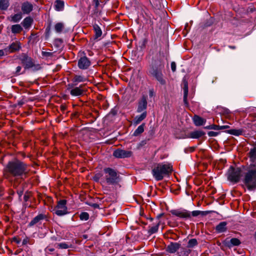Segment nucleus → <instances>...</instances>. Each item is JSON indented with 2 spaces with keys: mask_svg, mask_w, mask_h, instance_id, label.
<instances>
[{
  "mask_svg": "<svg viewBox=\"0 0 256 256\" xmlns=\"http://www.w3.org/2000/svg\"><path fill=\"white\" fill-rule=\"evenodd\" d=\"M164 68V55L160 52L152 53L148 56L146 74L162 85L166 84L162 71Z\"/></svg>",
  "mask_w": 256,
  "mask_h": 256,
  "instance_id": "1",
  "label": "nucleus"
},
{
  "mask_svg": "<svg viewBox=\"0 0 256 256\" xmlns=\"http://www.w3.org/2000/svg\"><path fill=\"white\" fill-rule=\"evenodd\" d=\"M4 172V176L7 179L10 176L22 178L28 173V164L18 160L10 161L8 163Z\"/></svg>",
  "mask_w": 256,
  "mask_h": 256,
  "instance_id": "2",
  "label": "nucleus"
},
{
  "mask_svg": "<svg viewBox=\"0 0 256 256\" xmlns=\"http://www.w3.org/2000/svg\"><path fill=\"white\" fill-rule=\"evenodd\" d=\"M172 170V166L170 164L159 163L154 165L152 174L156 180L160 181L171 174Z\"/></svg>",
  "mask_w": 256,
  "mask_h": 256,
  "instance_id": "3",
  "label": "nucleus"
},
{
  "mask_svg": "<svg viewBox=\"0 0 256 256\" xmlns=\"http://www.w3.org/2000/svg\"><path fill=\"white\" fill-rule=\"evenodd\" d=\"M244 182L250 190L256 188V164H250L245 174Z\"/></svg>",
  "mask_w": 256,
  "mask_h": 256,
  "instance_id": "4",
  "label": "nucleus"
},
{
  "mask_svg": "<svg viewBox=\"0 0 256 256\" xmlns=\"http://www.w3.org/2000/svg\"><path fill=\"white\" fill-rule=\"evenodd\" d=\"M104 176L103 182L108 185L118 184L120 180V177L118 172L114 168H106L103 170Z\"/></svg>",
  "mask_w": 256,
  "mask_h": 256,
  "instance_id": "5",
  "label": "nucleus"
},
{
  "mask_svg": "<svg viewBox=\"0 0 256 256\" xmlns=\"http://www.w3.org/2000/svg\"><path fill=\"white\" fill-rule=\"evenodd\" d=\"M172 214L178 216L182 219H189L191 218V216H197L200 214L202 216L206 215L208 213V212H204L200 210H194L190 212L186 210H172L170 211Z\"/></svg>",
  "mask_w": 256,
  "mask_h": 256,
  "instance_id": "6",
  "label": "nucleus"
},
{
  "mask_svg": "<svg viewBox=\"0 0 256 256\" xmlns=\"http://www.w3.org/2000/svg\"><path fill=\"white\" fill-rule=\"evenodd\" d=\"M76 84L71 83L66 86V89L70 92V95L72 96H80L84 95L86 90L82 84L79 86H76Z\"/></svg>",
  "mask_w": 256,
  "mask_h": 256,
  "instance_id": "7",
  "label": "nucleus"
},
{
  "mask_svg": "<svg viewBox=\"0 0 256 256\" xmlns=\"http://www.w3.org/2000/svg\"><path fill=\"white\" fill-rule=\"evenodd\" d=\"M18 59L25 70L30 69L36 66L34 59L30 56L27 53H22L18 56Z\"/></svg>",
  "mask_w": 256,
  "mask_h": 256,
  "instance_id": "8",
  "label": "nucleus"
},
{
  "mask_svg": "<svg viewBox=\"0 0 256 256\" xmlns=\"http://www.w3.org/2000/svg\"><path fill=\"white\" fill-rule=\"evenodd\" d=\"M66 200H61L58 202L56 206L52 210L58 216H62L68 214V208L66 206Z\"/></svg>",
  "mask_w": 256,
  "mask_h": 256,
  "instance_id": "9",
  "label": "nucleus"
},
{
  "mask_svg": "<svg viewBox=\"0 0 256 256\" xmlns=\"http://www.w3.org/2000/svg\"><path fill=\"white\" fill-rule=\"evenodd\" d=\"M242 170L240 168H234L230 166L228 171V180L233 182H238L240 179Z\"/></svg>",
  "mask_w": 256,
  "mask_h": 256,
  "instance_id": "10",
  "label": "nucleus"
},
{
  "mask_svg": "<svg viewBox=\"0 0 256 256\" xmlns=\"http://www.w3.org/2000/svg\"><path fill=\"white\" fill-rule=\"evenodd\" d=\"M132 152L130 150L118 148L113 152V156L118 158H130L132 156Z\"/></svg>",
  "mask_w": 256,
  "mask_h": 256,
  "instance_id": "11",
  "label": "nucleus"
},
{
  "mask_svg": "<svg viewBox=\"0 0 256 256\" xmlns=\"http://www.w3.org/2000/svg\"><path fill=\"white\" fill-rule=\"evenodd\" d=\"M147 96L144 95L138 100L136 112L138 113H140L146 111V110L147 108Z\"/></svg>",
  "mask_w": 256,
  "mask_h": 256,
  "instance_id": "12",
  "label": "nucleus"
},
{
  "mask_svg": "<svg viewBox=\"0 0 256 256\" xmlns=\"http://www.w3.org/2000/svg\"><path fill=\"white\" fill-rule=\"evenodd\" d=\"M47 216L44 214H40L35 216L28 224L29 227H32L36 224H40L42 220H47Z\"/></svg>",
  "mask_w": 256,
  "mask_h": 256,
  "instance_id": "13",
  "label": "nucleus"
},
{
  "mask_svg": "<svg viewBox=\"0 0 256 256\" xmlns=\"http://www.w3.org/2000/svg\"><path fill=\"white\" fill-rule=\"evenodd\" d=\"M90 64V61L86 56H84L81 57L78 61V66L82 70L87 69Z\"/></svg>",
  "mask_w": 256,
  "mask_h": 256,
  "instance_id": "14",
  "label": "nucleus"
},
{
  "mask_svg": "<svg viewBox=\"0 0 256 256\" xmlns=\"http://www.w3.org/2000/svg\"><path fill=\"white\" fill-rule=\"evenodd\" d=\"M22 48L21 43L19 41H16L12 42L6 48L10 53H14L19 51Z\"/></svg>",
  "mask_w": 256,
  "mask_h": 256,
  "instance_id": "15",
  "label": "nucleus"
},
{
  "mask_svg": "<svg viewBox=\"0 0 256 256\" xmlns=\"http://www.w3.org/2000/svg\"><path fill=\"white\" fill-rule=\"evenodd\" d=\"M180 247V244L178 242H172L166 248V252L173 254L176 252Z\"/></svg>",
  "mask_w": 256,
  "mask_h": 256,
  "instance_id": "16",
  "label": "nucleus"
},
{
  "mask_svg": "<svg viewBox=\"0 0 256 256\" xmlns=\"http://www.w3.org/2000/svg\"><path fill=\"white\" fill-rule=\"evenodd\" d=\"M33 10V6L28 2H24L22 4V10L24 14H28Z\"/></svg>",
  "mask_w": 256,
  "mask_h": 256,
  "instance_id": "17",
  "label": "nucleus"
},
{
  "mask_svg": "<svg viewBox=\"0 0 256 256\" xmlns=\"http://www.w3.org/2000/svg\"><path fill=\"white\" fill-rule=\"evenodd\" d=\"M224 244L230 248L234 246H238L240 245L241 242L237 238H232L230 240L226 239L224 241Z\"/></svg>",
  "mask_w": 256,
  "mask_h": 256,
  "instance_id": "18",
  "label": "nucleus"
},
{
  "mask_svg": "<svg viewBox=\"0 0 256 256\" xmlns=\"http://www.w3.org/2000/svg\"><path fill=\"white\" fill-rule=\"evenodd\" d=\"M184 102L185 106L187 107L188 106V83L186 81L184 82Z\"/></svg>",
  "mask_w": 256,
  "mask_h": 256,
  "instance_id": "19",
  "label": "nucleus"
},
{
  "mask_svg": "<svg viewBox=\"0 0 256 256\" xmlns=\"http://www.w3.org/2000/svg\"><path fill=\"white\" fill-rule=\"evenodd\" d=\"M148 113L146 111H144L140 116H136L134 119L133 124L136 126L140 124L141 122L144 120L147 116Z\"/></svg>",
  "mask_w": 256,
  "mask_h": 256,
  "instance_id": "20",
  "label": "nucleus"
},
{
  "mask_svg": "<svg viewBox=\"0 0 256 256\" xmlns=\"http://www.w3.org/2000/svg\"><path fill=\"white\" fill-rule=\"evenodd\" d=\"M227 222H220L216 226V231L218 233H222L226 232L227 230Z\"/></svg>",
  "mask_w": 256,
  "mask_h": 256,
  "instance_id": "21",
  "label": "nucleus"
},
{
  "mask_svg": "<svg viewBox=\"0 0 256 256\" xmlns=\"http://www.w3.org/2000/svg\"><path fill=\"white\" fill-rule=\"evenodd\" d=\"M34 20L30 16L26 17L22 22V24L26 29L29 28L33 23Z\"/></svg>",
  "mask_w": 256,
  "mask_h": 256,
  "instance_id": "22",
  "label": "nucleus"
},
{
  "mask_svg": "<svg viewBox=\"0 0 256 256\" xmlns=\"http://www.w3.org/2000/svg\"><path fill=\"white\" fill-rule=\"evenodd\" d=\"M193 121L194 124L196 126H202L206 122V120L202 117L194 115L193 118Z\"/></svg>",
  "mask_w": 256,
  "mask_h": 256,
  "instance_id": "23",
  "label": "nucleus"
},
{
  "mask_svg": "<svg viewBox=\"0 0 256 256\" xmlns=\"http://www.w3.org/2000/svg\"><path fill=\"white\" fill-rule=\"evenodd\" d=\"M205 134V132L202 130H196L189 134V137L192 138H198Z\"/></svg>",
  "mask_w": 256,
  "mask_h": 256,
  "instance_id": "24",
  "label": "nucleus"
},
{
  "mask_svg": "<svg viewBox=\"0 0 256 256\" xmlns=\"http://www.w3.org/2000/svg\"><path fill=\"white\" fill-rule=\"evenodd\" d=\"M146 127V124L142 123V124L139 126L138 128L134 131L132 136H140Z\"/></svg>",
  "mask_w": 256,
  "mask_h": 256,
  "instance_id": "25",
  "label": "nucleus"
},
{
  "mask_svg": "<svg viewBox=\"0 0 256 256\" xmlns=\"http://www.w3.org/2000/svg\"><path fill=\"white\" fill-rule=\"evenodd\" d=\"M93 29L94 32V38L97 39L102 36V31L99 26L96 24L93 25Z\"/></svg>",
  "mask_w": 256,
  "mask_h": 256,
  "instance_id": "26",
  "label": "nucleus"
},
{
  "mask_svg": "<svg viewBox=\"0 0 256 256\" xmlns=\"http://www.w3.org/2000/svg\"><path fill=\"white\" fill-rule=\"evenodd\" d=\"M64 2L62 0H56L54 2V8L57 11H62L64 9Z\"/></svg>",
  "mask_w": 256,
  "mask_h": 256,
  "instance_id": "27",
  "label": "nucleus"
},
{
  "mask_svg": "<svg viewBox=\"0 0 256 256\" xmlns=\"http://www.w3.org/2000/svg\"><path fill=\"white\" fill-rule=\"evenodd\" d=\"M11 30L12 34H20L22 30V28L19 24H14L12 26Z\"/></svg>",
  "mask_w": 256,
  "mask_h": 256,
  "instance_id": "28",
  "label": "nucleus"
},
{
  "mask_svg": "<svg viewBox=\"0 0 256 256\" xmlns=\"http://www.w3.org/2000/svg\"><path fill=\"white\" fill-rule=\"evenodd\" d=\"M10 6L8 0H0V10H6Z\"/></svg>",
  "mask_w": 256,
  "mask_h": 256,
  "instance_id": "29",
  "label": "nucleus"
},
{
  "mask_svg": "<svg viewBox=\"0 0 256 256\" xmlns=\"http://www.w3.org/2000/svg\"><path fill=\"white\" fill-rule=\"evenodd\" d=\"M22 18V12H19L10 16V21L13 22H18Z\"/></svg>",
  "mask_w": 256,
  "mask_h": 256,
  "instance_id": "30",
  "label": "nucleus"
},
{
  "mask_svg": "<svg viewBox=\"0 0 256 256\" xmlns=\"http://www.w3.org/2000/svg\"><path fill=\"white\" fill-rule=\"evenodd\" d=\"M86 80V78L82 76L75 75L74 76L72 81V83L76 84H77L78 82H85Z\"/></svg>",
  "mask_w": 256,
  "mask_h": 256,
  "instance_id": "31",
  "label": "nucleus"
},
{
  "mask_svg": "<svg viewBox=\"0 0 256 256\" xmlns=\"http://www.w3.org/2000/svg\"><path fill=\"white\" fill-rule=\"evenodd\" d=\"M248 157L252 162H254L256 160V147L250 149L248 154Z\"/></svg>",
  "mask_w": 256,
  "mask_h": 256,
  "instance_id": "32",
  "label": "nucleus"
},
{
  "mask_svg": "<svg viewBox=\"0 0 256 256\" xmlns=\"http://www.w3.org/2000/svg\"><path fill=\"white\" fill-rule=\"evenodd\" d=\"M160 224V221H158L156 224L152 226H150V228L148 230V232L150 234H153L158 232L159 226Z\"/></svg>",
  "mask_w": 256,
  "mask_h": 256,
  "instance_id": "33",
  "label": "nucleus"
},
{
  "mask_svg": "<svg viewBox=\"0 0 256 256\" xmlns=\"http://www.w3.org/2000/svg\"><path fill=\"white\" fill-rule=\"evenodd\" d=\"M64 28V24L62 22H58L54 26V29L58 33L62 32Z\"/></svg>",
  "mask_w": 256,
  "mask_h": 256,
  "instance_id": "34",
  "label": "nucleus"
},
{
  "mask_svg": "<svg viewBox=\"0 0 256 256\" xmlns=\"http://www.w3.org/2000/svg\"><path fill=\"white\" fill-rule=\"evenodd\" d=\"M242 130L231 129L228 130V132L234 136H240L242 134Z\"/></svg>",
  "mask_w": 256,
  "mask_h": 256,
  "instance_id": "35",
  "label": "nucleus"
},
{
  "mask_svg": "<svg viewBox=\"0 0 256 256\" xmlns=\"http://www.w3.org/2000/svg\"><path fill=\"white\" fill-rule=\"evenodd\" d=\"M198 244V242L196 238H192L188 240V247L192 248Z\"/></svg>",
  "mask_w": 256,
  "mask_h": 256,
  "instance_id": "36",
  "label": "nucleus"
},
{
  "mask_svg": "<svg viewBox=\"0 0 256 256\" xmlns=\"http://www.w3.org/2000/svg\"><path fill=\"white\" fill-rule=\"evenodd\" d=\"M80 218L82 220H87L89 218V214L86 212H82L80 215Z\"/></svg>",
  "mask_w": 256,
  "mask_h": 256,
  "instance_id": "37",
  "label": "nucleus"
},
{
  "mask_svg": "<svg viewBox=\"0 0 256 256\" xmlns=\"http://www.w3.org/2000/svg\"><path fill=\"white\" fill-rule=\"evenodd\" d=\"M58 247L59 248L66 249L69 248L68 244L66 243H60L58 244Z\"/></svg>",
  "mask_w": 256,
  "mask_h": 256,
  "instance_id": "38",
  "label": "nucleus"
},
{
  "mask_svg": "<svg viewBox=\"0 0 256 256\" xmlns=\"http://www.w3.org/2000/svg\"><path fill=\"white\" fill-rule=\"evenodd\" d=\"M86 204H88V206H92V208H93L94 209H96V208L99 209L100 208V206L98 204L92 203L90 202H86Z\"/></svg>",
  "mask_w": 256,
  "mask_h": 256,
  "instance_id": "39",
  "label": "nucleus"
},
{
  "mask_svg": "<svg viewBox=\"0 0 256 256\" xmlns=\"http://www.w3.org/2000/svg\"><path fill=\"white\" fill-rule=\"evenodd\" d=\"M42 56L46 57H51L53 56V53L51 52H44L42 51Z\"/></svg>",
  "mask_w": 256,
  "mask_h": 256,
  "instance_id": "40",
  "label": "nucleus"
},
{
  "mask_svg": "<svg viewBox=\"0 0 256 256\" xmlns=\"http://www.w3.org/2000/svg\"><path fill=\"white\" fill-rule=\"evenodd\" d=\"M22 66H18L16 68V72H14V76H19L21 74V73L20 72L21 70H22Z\"/></svg>",
  "mask_w": 256,
  "mask_h": 256,
  "instance_id": "41",
  "label": "nucleus"
},
{
  "mask_svg": "<svg viewBox=\"0 0 256 256\" xmlns=\"http://www.w3.org/2000/svg\"><path fill=\"white\" fill-rule=\"evenodd\" d=\"M100 0H93L92 4L94 5V8L96 9L98 8L100 6Z\"/></svg>",
  "mask_w": 256,
  "mask_h": 256,
  "instance_id": "42",
  "label": "nucleus"
},
{
  "mask_svg": "<svg viewBox=\"0 0 256 256\" xmlns=\"http://www.w3.org/2000/svg\"><path fill=\"white\" fill-rule=\"evenodd\" d=\"M209 136H216L218 135V133L217 132L210 131L208 133Z\"/></svg>",
  "mask_w": 256,
  "mask_h": 256,
  "instance_id": "43",
  "label": "nucleus"
},
{
  "mask_svg": "<svg viewBox=\"0 0 256 256\" xmlns=\"http://www.w3.org/2000/svg\"><path fill=\"white\" fill-rule=\"evenodd\" d=\"M67 106L65 104H62L60 106V110L62 112H64L66 110Z\"/></svg>",
  "mask_w": 256,
  "mask_h": 256,
  "instance_id": "44",
  "label": "nucleus"
},
{
  "mask_svg": "<svg viewBox=\"0 0 256 256\" xmlns=\"http://www.w3.org/2000/svg\"><path fill=\"white\" fill-rule=\"evenodd\" d=\"M102 176L100 174H97L94 177V180L96 182H98Z\"/></svg>",
  "mask_w": 256,
  "mask_h": 256,
  "instance_id": "45",
  "label": "nucleus"
},
{
  "mask_svg": "<svg viewBox=\"0 0 256 256\" xmlns=\"http://www.w3.org/2000/svg\"><path fill=\"white\" fill-rule=\"evenodd\" d=\"M171 68L173 72H174L176 70V64L175 62H172L171 63Z\"/></svg>",
  "mask_w": 256,
  "mask_h": 256,
  "instance_id": "46",
  "label": "nucleus"
},
{
  "mask_svg": "<svg viewBox=\"0 0 256 256\" xmlns=\"http://www.w3.org/2000/svg\"><path fill=\"white\" fill-rule=\"evenodd\" d=\"M7 51V48H5L4 50H0V58L3 56L6 55L7 54H5L4 52Z\"/></svg>",
  "mask_w": 256,
  "mask_h": 256,
  "instance_id": "47",
  "label": "nucleus"
},
{
  "mask_svg": "<svg viewBox=\"0 0 256 256\" xmlns=\"http://www.w3.org/2000/svg\"><path fill=\"white\" fill-rule=\"evenodd\" d=\"M30 196V194L28 192H26L24 194V200L25 202H27Z\"/></svg>",
  "mask_w": 256,
  "mask_h": 256,
  "instance_id": "48",
  "label": "nucleus"
},
{
  "mask_svg": "<svg viewBox=\"0 0 256 256\" xmlns=\"http://www.w3.org/2000/svg\"><path fill=\"white\" fill-rule=\"evenodd\" d=\"M210 126L211 130H218L220 128V126L218 125L211 124Z\"/></svg>",
  "mask_w": 256,
  "mask_h": 256,
  "instance_id": "49",
  "label": "nucleus"
},
{
  "mask_svg": "<svg viewBox=\"0 0 256 256\" xmlns=\"http://www.w3.org/2000/svg\"><path fill=\"white\" fill-rule=\"evenodd\" d=\"M12 241L16 244H19L20 242V239L17 237H14L12 238Z\"/></svg>",
  "mask_w": 256,
  "mask_h": 256,
  "instance_id": "50",
  "label": "nucleus"
},
{
  "mask_svg": "<svg viewBox=\"0 0 256 256\" xmlns=\"http://www.w3.org/2000/svg\"><path fill=\"white\" fill-rule=\"evenodd\" d=\"M4 188L0 186V200L2 199V197L4 194Z\"/></svg>",
  "mask_w": 256,
  "mask_h": 256,
  "instance_id": "51",
  "label": "nucleus"
},
{
  "mask_svg": "<svg viewBox=\"0 0 256 256\" xmlns=\"http://www.w3.org/2000/svg\"><path fill=\"white\" fill-rule=\"evenodd\" d=\"M98 8H94V12L92 13V16L96 15L98 14Z\"/></svg>",
  "mask_w": 256,
  "mask_h": 256,
  "instance_id": "52",
  "label": "nucleus"
},
{
  "mask_svg": "<svg viewBox=\"0 0 256 256\" xmlns=\"http://www.w3.org/2000/svg\"><path fill=\"white\" fill-rule=\"evenodd\" d=\"M230 126L228 125L220 126L219 130H224L228 128Z\"/></svg>",
  "mask_w": 256,
  "mask_h": 256,
  "instance_id": "53",
  "label": "nucleus"
},
{
  "mask_svg": "<svg viewBox=\"0 0 256 256\" xmlns=\"http://www.w3.org/2000/svg\"><path fill=\"white\" fill-rule=\"evenodd\" d=\"M149 96L150 97H152L154 96V92L153 90H149Z\"/></svg>",
  "mask_w": 256,
  "mask_h": 256,
  "instance_id": "54",
  "label": "nucleus"
},
{
  "mask_svg": "<svg viewBox=\"0 0 256 256\" xmlns=\"http://www.w3.org/2000/svg\"><path fill=\"white\" fill-rule=\"evenodd\" d=\"M3 220H4L5 222H9V220H10V218H9V217H8V216H4V218H3Z\"/></svg>",
  "mask_w": 256,
  "mask_h": 256,
  "instance_id": "55",
  "label": "nucleus"
},
{
  "mask_svg": "<svg viewBox=\"0 0 256 256\" xmlns=\"http://www.w3.org/2000/svg\"><path fill=\"white\" fill-rule=\"evenodd\" d=\"M17 193L20 197L23 194V190H18Z\"/></svg>",
  "mask_w": 256,
  "mask_h": 256,
  "instance_id": "56",
  "label": "nucleus"
},
{
  "mask_svg": "<svg viewBox=\"0 0 256 256\" xmlns=\"http://www.w3.org/2000/svg\"><path fill=\"white\" fill-rule=\"evenodd\" d=\"M28 242V238H25L22 241V244L23 245H26V244H27V243Z\"/></svg>",
  "mask_w": 256,
  "mask_h": 256,
  "instance_id": "57",
  "label": "nucleus"
},
{
  "mask_svg": "<svg viewBox=\"0 0 256 256\" xmlns=\"http://www.w3.org/2000/svg\"><path fill=\"white\" fill-rule=\"evenodd\" d=\"M191 252V250H186L185 252H184V254H186V256H188Z\"/></svg>",
  "mask_w": 256,
  "mask_h": 256,
  "instance_id": "58",
  "label": "nucleus"
},
{
  "mask_svg": "<svg viewBox=\"0 0 256 256\" xmlns=\"http://www.w3.org/2000/svg\"><path fill=\"white\" fill-rule=\"evenodd\" d=\"M164 216V214L163 213L160 214H159L157 216L156 218L159 220L160 218H161L162 216Z\"/></svg>",
  "mask_w": 256,
  "mask_h": 256,
  "instance_id": "59",
  "label": "nucleus"
},
{
  "mask_svg": "<svg viewBox=\"0 0 256 256\" xmlns=\"http://www.w3.org/2000/svg\"><path fill=\"white\" fill-rule=\"evenodd\" d=\"M149 132H150V134L151 135V136L152 137L153 134H154V130H150Z\"/></svg>",
  "mask_w": 256,
  "mask_h": 256,
  "instance_id": "60",
  "label": "nucleus"
},
{
  "mask_svg": "<svg viewBox=\"0 0 256 256\" xmlns=\"http://www.w3.org/2000/svg\"><path fill=\"white\" fill-rule=\"evenodd\" d=\"M48 250L50 252H53L54 250V248H48Z\"/></svg>",
  "mask_w": 256,
  "mask_h": 256,
  "instance_id": "61",
  "label": "nucleus"
},
{
  "mask_svg": "<svg viewBox=\"0 0 256 256\" xmlns=\"http://www.w3.org/2000/svg\"><path fill=\"white\" fill-rule=\"evenodd\" d=\"M63 98L64 100H67L68 98V96L67 95H64L63 96Z\"/></svg>",
  "mask_w": 256,
  "mask_h": 256,
  "instance_id": "62",
  "label": "nucleus"
},
{
  "mask_svg": "<svg viewBox=\"0 0 256 256\" xmlns=\"http://www.w3.org/2000/svg\"><path fill=\"white\" fill-rule=\"evenodd\" d=\"M211 126L210 125L208 126H206L204 128H206V129H209V130H211V128H210Z\"/></svg>",
  "mask_w": 256,
  "mask_h": 256,
  "instance_id": "63",
  "label": "nucleus"
},
{
  "mask_svg": "<svg viewBox=\"0 0 256 256\" xmlns=\"http://www.w3.org/2000/svg\"><path fill=\"white\" fill-rule=\"evenodd\" d=\"M229 48H232V49H235L236 48V46H229Z\"/></svg>",
  "mask_w": 256,
  "mask_h": 256,
  "instance_id": "64",
  "label": "nucleus"
}]
</instances>
